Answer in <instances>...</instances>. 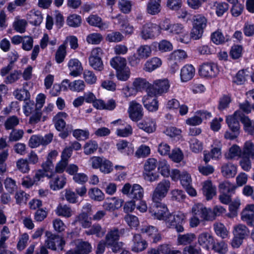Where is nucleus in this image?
Listing matches in <instances>:
<instances>
[{"mask_svg": "<svg viewBox=\"0 0 254 254\" xmlns=\"http://www.w3.org/2000/svg\"><path fill=\"white\" fill-rule=\"evenodd\" d=\"M207 24V18L202 14H197L193 17V28L191 32V37L195 40L201 37Z\"/></svg>", "mask_w": 254, "mask_h": 254, "instance_id": "obj_1", "label": "nucleus"}, {"mask_svg": "<svg viewBox=\"0 0 254 254\" xmlns=\"http://www.w3.org/2000/svg\"><path fill=\"white\" fill-rule=\"evenodd\" d=\"M220 72L217 64L213 62H206L202 64L198 69L199 75L208 79L216 77Z\"/></svg>", "mask_w": 254, "mask_h": 254, "instance_id": "obj_2", "label": "nucleus"}, {"mask_svg": "<svg viewBox=\"0 0 254 254\" xmlns=\"http://www.w3.org/2000/svg\"><path fill=\"white\" fill-rule=\"evenodd\" d=\"M170 182L164 179L160 182L156 186L151 194L152 200L153 202H161L170 190Z\"/></svg>", "mask_w": 254, "mask_h": 254, "instance_id": "obj_3", "label": "nucleus"}, {"mask_svg": "<svg viewBox=\"0 0 254 254\" xmlns=\"http://www.w3.org/2000/svg\"><path fill=\"white\" fill-rule=\"evenodd\" d=\"M170 182L164 179L160 182L156 186L151 194L152 200L153 202H161L170 190Z\"/></svg>", "mask_w": 254, "mask_h": 254, "instance_id": "obj_4", "label": "nucleus"}, {"mask_svg": "<svg viewBox=\"0 0 254 254\" xmlns=\"http://www.w3.org/2000/svg\"><path fill=\"white\" fill-rule=\"evenodd\" d=\"M186 214L181 211H177L169 214L166 222L170 227H174L178 232H183L184 228L183 225L185 223Z\"/></svg>", "mask_w": 254, "mask_h": 254, "instance_id": "obj_5", "label": "nucleus"}, {"mask_svg": "<svg viewBox=\"0 0 254 254\" xmlns=\"http://www.w3.org/2000/svg\"><path fill=\"white\" fill-rule=\"evenodd\" d=\"M124 232V229L118 230L116 228H114L110 230L106 236V241H102L98 245L96 254H103L104 253L106 244H113L114 242L119 241L120 234Z\"/></svg>", "mask_w": 254, "mask_h": 254, "instance_id": "obj_6", "label": "nucleus"}, {"mask_svg": "<svg viewBox=\"0 0 254 254\" xmlns=\"http://www.w3.org/2000/svg\"><path fill=\"white\" fill-rule=\"evenodd\" d=\"M122 192L134 200L141 199L144 195L143 188L137 184H134L132 186L129 183L126 184L122 189Z\"/></svg>", "mask_w": 254, "mask_h": 254, "instance_id": "obj_7", "label": "nucleus"}, {"mask_svg": "<svg viewBox=\"0 0 254 254\" xmlns=\"http://www.w3.org/2000/svg\"><path fill=\"white\" fill-rule=\"evenodd\" d=\"M192 215L201 219V221H213L214 216L212 214V210L206 208L201 203L194 204L191 211Z\"/></svg>", "mask_w": 254, "mask_h": 254, "instance_id": "obj_8", "label": "nucleus"}, {"mask_svg": "<svg viewBox=\"0 0 254 254\" xmlns=\"http://www.w3.org/2000/svg\"><path fill=\"white\" fill-rule=\"evenodd\" d=\"M154 203L149 209V213L154 218L166 221L170 213L166 205L160 201Z\"/></svg>", "mask_w": 254, "mask_h": 254, "instance_id": "obj_9", "label": "nucleus"}, {"mask_svg": "<svg viewBox=\"0 0 254 254\" xmlns=\"http://www.w3.org/2000/svg\"><path fill=\"white\" fill-rule=\"evenodd\" d=\"M170 87L169 82L167 79H157L151 84L150 88L148 89L149 96L161 95L168 91Z\"/></svg>", "mask_w": 254, "mask_h": 254, "instance_id": "obj_10", "label": "nucleus"}, {"mask_svg": "<svg viewBox=\"0 0 254 254\" xmlns=\"http://www.w3.org/2000/svg\"><path fill=\"white\" fill-rule=\"evenodd\" d=\"M161 32V22L159 25L148 23L142 26L140 36L144 40L151 39L158 36Z\"/></svg>", "mask_w": 254, "mask_h": 254, "instance_id": "obj_11", "label": "nucleus"}, {"mask_svg": "<svg viewBox=\"0 0 254 254\" xmlns=\"http://www.w3.org/2000/svg\"><path fill=\"white\" fill-rule=\"evenodd\" d=\"M187 58L188 55L184 50L179 49L173 51L169 59V64L172 66V71L175 72L179 68L178 64L185 62Z\"/></svg>", "mask_w": 254, "mask_h": 254, "instance_id": "obj_12", "label": "nucleus"}, {"mask_svg": "<svg viewBox=\"0 0 254 254\" xmlns=\"http://www.w3.org/2000/svg\"><path fill=\"white\" fill-rule=\"evenodd\" d=\"M46 236L47 237L45 241L46 246L53 250L57 249L63 250L64 241L59 235L53 234L51 232L47 231Z\"/></svg>", "mask_w": 254, "mask_h": 254, "instance_id": "obj_13", "label": "nucleus"}, {"mask_svg": "<svg viewBox=\"0 0 254 254\" xmlns=\"http://www.w3.org/2000/svg\"><path fill=\"white\" fill-rule=\"evenodd\" d=\"M162 31H167L171 35H179L184 32V27L180 23H171L170 20L165 19L161 21Z\"/></svg>", "mask_w": 254, "mask_h": 254, "instance_id": "obj_14", "label": "nucleus"}, {"mask_svg": "<svg viewBox=\"0 0 254 254\" xmlns=\"http://www.w3.org/2000/svg\"><path fill=\"white\" fill-rule=\"evenodd\" d=\"M127 112L129 118L134 122L139 121L143 116V108L141 105L135 101H132L129 103Z\"/></svg>", "mask_w": 254, "mask_h": 254, "instance_id": "obj_15", "label": "nucleus"}, {"mask_svg": "<svg viewBox=\"0 0 254 254\" xmlns=\"http://www.w3.org/2000/svg\"><path fill=\"white\" fill-rule=\"evenodd\" d=\"M53 134L49 133L44 136L38 135H33L29 141V145L31 148H35L40 145H46L51 142Z\"/></svg>", "mask_w": 254, "mask_h": 254, "instance_id": "obj_16", "label": "nucleus"}, {"mask_svg": "<svg viewBox=\"0 0 254 254\" xmlns=\"http://www.w3.org/2000/svg\"><path fill=\"white\" fill-rule=\"evenodd\" d=\"M140 232L142 234H145L148 239L152 241L153 243H157L159 242L161 237L157 229L153 226L144 225L140 229Z\"/></svg>", "mask_w": 254, "mask_h": 254, "instance_id": "obj_17", "label": "nucleus"}, {"mask_svg": "<svg viewBox=\"0 0 254 254\" xmlns=\"http://www.w3.org/2000/svg\"><path fill=\"white\" fill-rule=\"evenodd\" d=\"M75 243V250H69L65 254H87L91 252V246L87 242L78 240Z\"/></svg>", "mask_w": 254, "mask_h": 254, "instance_id": "obj_18", "label": "nucleus"}, {"mask_svg": "<svg viewBox=\"0 0 254 254\" xmlns=\"http://www.w3.org/2000/svg\"><path fill=\"white\" fill-rule=\"evenodd\" d=\"M214 238L212 235L208 232L200 233L197 238L198 244L203 249L209 251L211 246L213 245Z\"/></svg>", "mask_w": 254, "mask_h": 254, "instance_id": "obj_19", "label": "nucleus"}, {"mask_svg": "<svg viewBox=\"0 0 254 254\" xmlns=\"http://www.w3.org/2000/svg\"><path fill=\"white\" fill-rule=\"evenodd\" d=\"M67 66L70 71L69 75L73 77L80 75L83 70L81 63L76 59L69 60Z\"/></svg>", "mask_w": 254, "mask_h": 254, "instance_id": "obj_20", "label": "nucleus"}, {"mask_svg": "<svg viewBox=\"0 0 254 254\" xmlns=\"http://www.w3.org/2000/svg\"><path fill=\"white\" fill-rule=\"evenodd\" d=\"M195 69L192 64H187L181 69L180 78L182 82H185L191 80L194 76Z\"/></svg>", "mask_w": 254, "mask_h": 254, "instance_id": "obj_21", "label": "nucleus"}, {"mask_svg": "<svg viewBox=\"0 0 254 254\" xmlns=\"http://www.w3.org/2000/svg\"><path fill=\"white\" fill-rule=\"evenodd\" d=\"M202 191L207 200L212 199L216 194V188L210 180H206L202 183Z\"/></svg>", "mask_w": 254, "mask_h": 254, "instance_id": "obj_22", "label": "nucleus"}, {"mask_svg": "<svg viewBox=\"0 0 254 254\" xmlns=\"http://www.w3.org/2000/svg\"><path fill=\"white\" fill-rule=\"evenodd\" d=\"M112 124L115 125H124V127L118 128L116 130V134L119 136L127 137L132 133L131 126L128 124L124 125V122L121 119L115 120L112 122Z\"/></svg>", "mask_w": 254, "mask_h": 254, "instance_id": "obj_23", "label": "nucleus"}, {"mask_svg": "<svg viewBox=\"0 0 254 254\" xmlns=\"http://www.w3.org/2000/svg\"><path fill=\"white\" fill-rule=\"evenodd\" d=\"M133 244L131 250L134 252H139L144 250L147 247L146 241L143 240L140 234H135L132 239Z\"/></svg>", "mask_w": 254, "mask_h": 254, "instance_id": "obj_24", "label": "nucleus"}, {"mask_svg": "<svg viewBox=\"0 0 254 254\" xmlns=\"http://www.w3.org/2000/svg\"><path fill=\"white\" fill-rule=\"evenodd\" d=\"M139 128L148 133L154 132L156 128V124L154 120L151 118H146L138 124Z\"/></svg>", "mask_w": 254, "mask_h": 254, "instance_id": "obj_25", "label": "nucleus"}, {"mask_svg": "<svg viewBox=\"0 0 254 254\" xmlns=\"http://www.w3.org/2000/svg\"><path fill=\"white\" fill-rule=\"evenodd\" d=\"M96 169L104 174L110 173L113 170L112 163L105 158L96 157Z\"/></svg>", "mask_w": 254, "mask_h": 254, "instance_id": "obj_26", "label": "nucleus"}, {"mask_svg": "<svg viewBox=\"0 0 254 254\" xmlns=\"http://www.w3.org/2000/svg\"><path fill=\"white\" fill-rule=\"evenodd\" d=\"M240 111H236L233 115L229 116L226 118V122L230 128L233 132H239L240 128L239 118Z\"/></svg>", "mask_w": 254, "mask_h": 254, "instance_id": "obj_27", "label": "nucleus"}, {"mask_svg": "<svg viewBox=\"0 0 254 254\" xmlns=\"http://www.w3.org/2000/svg\"><path fill=\"white\" fill-rule=\"evenodd\" d=\"M133 89L137 92L145 90L148 94V89L150 88L151 83L143 78L138 77L134 79L132 83Z\"/></svg>", "mask_w": 254, "mask_h": 254, "instance_id": "obj_28", "label": "nucleus"}, {"mask_svg": "<svg viewBox=\"0 0 254 254\" xmlns=\"http://www.w3.org/2000/svg\"><path fill=\"white\" fill-rule=\"evenodd\" d=\"M120 24L121 31L126 35H131L133 33L134 27L130 24L126 17L118 15L116 16Z\"/></svg>", "mask_w": 254, "mask_h": 254, "instance_id": "obj_29", "label": "nucleus"}, {"mask_svg": "<svg viewBox=\"0 0 254 254\" xmlns=\"http://www.w3.org/2000/svg\"><path fill=\"white\" fill-rule=\"evenodd\" d=\"M50 181V188L54 190H59L64 188L66 184V178L63 175H53Z\"/></svg>", "mask_w": 254, "mask_h": 254, "instance_id": "obj_30", "label": "nucleus"}, {"mask_svg": "<svg viewBox=\"0 0 254 254\" xmlns=\"http://www.w3.org/2000/svg\"><path fill=\"white\" fill-rule=\"evenodd\" d=\"M161 0H149L146 4V12L154 15L158 14L161 10Z\"/></svg>", "mask_w": 254, "mask_h": 254, "instance_id": "obj_31", "label": "nucleus"}, {"mask_svg": "<svg viewBox=\"0 0 254 254\" xmlns=\"http://www.w3.org/2000/svg\"><path fill=\"white\" fill-rule=\"evenodd\" d=\"M124 200L122 199H118L115 197L108 198L103 205V207L107 210H114L120 208Z\"/></svg>", "mask_w": 254, "mask_h": 254, "instance_id": "obj_32", "label": "nucleus"}, {"mask_svg": "<svg viewBox=\"0 0 254 254\" xmlns=\"http://www.w3.org/2000/svg\"><path fill=\"white\" fill-rule=\"evenodd\" d=\"M223 176L227 178H233L237 172V167L231 163L224 164L221 169Z\"/></svg>", "mask_w": 254, "mask_h": 254, "instance_id": "obj_33", "label": "nucleus"}, {"mask_svg": "<svg viewBox=\"0 0 254 254\" xmlns=\"http://www.w3.org/2000/svg\"><path fill=\"white\" fill-rule=\"evenodd\" d=\"M250 76V72L248 69H242L239 70L233 76L232 81L237 85L244 84Z\"/></svg>", "mask_w": 254, "mask_h": 254, "instance_id": "obj_34", "label": "nucleus"}, {"mask_svg": "<svg viewBox=\"0 0 254 254\" xmlns=\"http://www.w3.org/2000/svg\"><path fill=\"white\" fill-rule=\"evenodd\" d=\"M27 19L30 24L37 26L42 22L43 16L40 11L33 9L27 14Z\"/></svg>", "mask_w": 254, "mask_h": 254, "instance_id": "obj_35", "label": "nucleus"}, {"mask_svg": "<svg viewBox=\"0 0 254 254\" xmlns=\"http://www.w3.org/2000/svg\"><path fill=\"white\" fill-rule=\"evenodd\" d=\"M162 64V61L157 57H153L146 62L143 69L147 72H151L159 67Z\"/></svg>", "mask_w": 254, "mask_h": 254, "instance_id": "obj_36", "label": "nucleus"}, {"mask_svg": "<svg viewBox=\"0 0 254 254\" xmlns=\"http://www.w3.org/2000/svg\"><path fill=\"white\" fill-rule=\"evenodd\" d=\"M151 96L149 95L147 96H144L142 98V102L145 108L148 111H156L158 109V101L155 98L150 97Z\"/></svg>", "mask_w": 254, "mask_h": 254, "instance_id": "obj_37", "label": "nucleus"}, {"mask_svg": "<svg viewBox=\"0 0 254 254\" xmlns=\"http://www.w3.org/2000/svg\"><path fill=\"white\" fill-rule=\"evenodd\" d=\"M116 107V102L113 99L105 102L102 100L96 99V109L113 110Z\"/></svg>", "mask_w": 254, "mask_h": 254, "instance_id": "obj_38", "label": "nucleus"}, {"mask_svg": "<svg viewBox=\"0 0 254 254\" xmlns=\"http://www.w3.org/2000/svg\"><path fill=\"white\" fill-rule=\"evenodd\" d=\"M211 147L212 149L210 152L211 158L215 160L219 159L221 156V142L218 139H215Z\"/></svg>", "mask_w": 254, "mask_h": 254, "instance_id": "obj_39", "label": "nucleus"}, {"mask_svg": "<svg viewBox=\"0 0 254 254\" xmlns=\"http://www.w3.org/2000/svg\"><path fill=\"white\" fill-rule=\"evenodd\" d=\"M237 186L229 181H225L220 183L219 190L220 192H224L230 194L235 193Z\"/></svg>", "mask_w": 254, "mask_h": 254, "instance_id": "obj_40", "label": "nucleus"}, {"mask_svg": "<svg viewBox=\"0 0 254 254\" xmlns=\"http://www.w3.org/2000/svg\"><path fill=\"white\" fill-rule=\"evenodd\" d=\"M213 229L216 235L222 239H226L229 236V231L225 225L221 223H215L213 224Z\"/></svg>", "mask_w": 254, "mask_h": 254, "instance_id": "obj_41", "label": "nucleus"}, {"mask_svg": "<svg viewBox=\"0 0 254 254\" xmlns=\"http://www.w3.org/2000/svg\"><path fill=\"white\" fill-rule=\"evenodd\" d=\"M196 238L193 233H187L184 235L179 234L177 238V242L180 245H187L191 243Z\"/></svg>", "mask_w": 254, "mask_h": 254, "instance_id": "obj_42", "label": "nucleus"}, {"mask_svg": "<svg viewBox=\"0 0 254 254\" xmlns=\"http://www.w3.org/2000/svg\"><path fill=\"white\" fill-rule=\"evenodd\" d=\"M110 64L116 71L127 67V61L121 57H115L110 61Z\"/></svg>", "mask_w": 254, "mask_h": 254, "instance_id": "obj_43", "label": "nucleus"}, {"mask_svg": "<svg viewBox=\"0 0 254 254\" xmlns=\"http://www.w3.org/2000/svg\"><path fill=\"white\" fill-rule=\"evenodd\" d=\"M210 249L219 254H225L228 251V245L223 241L215 242L214 240Z\"/></svg>", "mask_w": 254, "mask_h": 254, "instance_id": "obj_44", "label": "nucleus"}, {"mask_svg": "<svg viewBox=\"0 0 254 254\" xmlns=\"http://www.w3.org/2000/svg\"><path fill=\"white\" fill-rule=\"evenodd\" d=\"M249 230L247 226L243 224H238L234 227L233 234L237 236L245 239L249 234Z\"/></svg>", "mask_w": 254, "mask_h": 254, "instance_id": "obj_45", "label": "nucleus"}, {"mask_svg": "<svg viewBox=\"0 0 254 254\" xmlns=\"http://www.w3.org/2000/svg\"><path fill=\"white\" fill-rule=\"evenodd\" d=\"M117 146L118 150L125 155H129L133 151V148L129 146V142L124 140L119 141Z\"/></svg>", "mask_w": 254, "mask_h": 254, "instance_id": "obj_46", "label": "nucleus"}, {"mask_svg": "<svg viewBox=\"0 0 254 254\" xmlns=\"http://www.w3.org/2000/svg\"><path fill=\"white\" fill-rule=\"evenodd\" d=\"M75 223L78 222L83 227L88 228L91 226V218H89L86 213L82 212L77 216L74 220Z\"/></svg>", "mask_w": 254, "mask_h": 254, "instance_id": "obj_47", "label": "nucleus"}, {"mask_svg": "<svg viewBox=\"0 0 254 254\" xmlns=\"http://www.w3.org/2000/svg\"><path fill=\"white\" fill-rule=\"evenodd\" d=\"M152 53L151 47L147 45H141L136 51V54L142 59H146L149 57Z\"/></svg>", "mask_w": 254, "mask_h": 254, "instance_id": "obj_48", "label": "nucleus"}, {"mask_svg": "<svg viewBox=\"0 0 254 254\" xmlns=\"http://www.w3.org/2000/svg\"><path fill=\"white\" fill-rule=\"evenodd\" d=\"M19 123V118L15 116L8 117L4 122V126L6 130L14 129Z\"/></svg>", "mask_w": 254, "mask_h": 254, "instance_id": "obj_49", "label": "nucleus"}, {"mask_svg": "<svg viewBox=\"0 0 254 254\" xmlns=\"http://www.w3.org/2000/svg\"><path fill=\"white\" fill-rule=\"evenodd\" d=\"M13 95L17 99L20 101L29 100L30 97L29 91L25 86L22 89L15 90Z\"/></svg>", "mask_w": 254, "mask_h": 254, "instance_id": "obj_50", "label": "nucleus"}, {"mask_svg": "<svg viewBox=\"0 0 254 254\" xmlns=\"http://www.w3.org/2000/svg\"><path fill=\"white\" fill-rule=\"evenodd\" d=\"M158 170L165 177H168L170 175V167L165 160H162L159 162Z\"/></svg>", "mask_w": 254, "mask_h": 254, "instance_id": "obj_51", "label": "nucleus"}, {"mask_svg": "<svg viewBox=\"0 0 254 254\" xmlns=\"http://www.w3.org/2000/svg\"><path fill=\"white\" fill-rule=\"evenodd\" d=\"M189 143L190 149L192 152L198 153L202 150L203 143L197 138H191Z\"/></svg>", "mask_w": 254, "mask_h": 254, "instance_id": "obj_52", "label": "nucleus"}, {"mask_svg": "<svg viewBox=\"0 0 254 254\" xmlns=\"http://www.w3.org/2000/svg\"><path fill=\"white\" fill-rule=\"evenodd\" d=\"M85 87L84 82L82 80H76L69 84V89L74 92H81Z\"/></svg>", "mask_w": 254, "mask_h": 254, "instance_id": "obj_53", "label": "nucleus"}, {"mask_svg": "<svg viewBox=\"0 0 254 254\" xmlns=\"http://www.w3.org/2000/svg\"><path fill=\"white\" fill-rule=\"evenodd\" d=\"M81 18L77 14H72L69 15L66 20L67 24L72 27H77L80 25Z\"/></svg>", "mask_w": 254, "mask_h": 254, "instance_id": "obj_54", "label": "nucleus"}, {"mask_svg": "<svg viewBox=\"0 0 254 254\" xmlns=\"http://www.w3.org/2000/svg\"><path fill=\"white\" fill-rule=\"evenodd\" d=\"M56 213L59 216L69 217L72 215L71 208L66 205H60L56 209Z\"/></svg>", "mask_w": 254, "mask_h": 254, "instance_id": "obj_55", "label": "nucleus"}, {"mask_svg": "<svg viewBox=\"0 0 254 254\" xmlns=\"http://www.w3.org/2000/svg\"><path fill=\"white\" fill-rule=\"evenodd\" d=\"M17 169L22 173H26L30 170L28 160L21 158L16 161Z\"/></svg>", "mask_w": 254, "mask_h": 254, "instance_id": "obj_56", "label": "nucleus"}, {"mask_svg": "<svg viewBox=\"0 0 254 254\" xmlns=\"http://www.w3.org/2000/svg\"><path fill=\"white\" fill-rule=\"evenodd\" d=\"M65 49L66 47L65 45L62 44L60 46L58 49L57 50L56 53L55 59L56 62L60 64L64 61L66 54Z\"/></svg>", "mask_w": 254, "mask_h": 254, "instance_id": "obj_57", "label": "nucleus"}, {"mask_svg": "<svg viewBox=\"0 0 254 254\" xmlns=\"http://www.w3.org/2000/svg\"><path fill=\"white\" fill-rule=\"evenodd\" d=\"M169 157L174 162L179 163L183 160L184 154L180 149L177 148L172 150Z\"/></svg>", "mask_w": 254, "mask_h": 254, "instance_id": "obj_58", "label": "nucleus"}, {"mask_svg": "<svg viewBox=\"0 0 254 254\" xmlns=\"http://www.w3.org/2000/svg\"><path fill=\"white\" fill-rule=\"evenodd\" d=\"M124 35L120 32L115 31L108 34L106 40L110 42H119L123 40Z\"/></svg>", "mask_w": 254, "mask_h": 254, "instance_id": "obj_59", "label": "nucleus"}, {"mask_svg": "<svg viewBox=\"0 0 254 254\" xmlns=\"http://www.w3.org/2000/svg\"><path fill=\"white\" fill-rule=\"evenodd\" d=\"M243 50V48L241 45H233L230 52L231 57L234 60L238 59L242 56Z\"/></svg>", "mask_w": 254, "mask_h": 254, "instance_id": "obj_60", "label": "nucleus"}, {"mask_svg": "<svg viewBox=\"0 0 254 254\" xmlns=\"http://www.w3.org/2000/svg\"><path fill=\"white\" fill-rule=\"evenodd\" d=\"M118 79L122 81L127 80L130 76V69L128 66L116 71Z\"/></svg>", "mask_w": 254, "mask_h": 254, "instance_id": "obj_61", "label": "nucleus"}, {"mask_svg": "<svg viewBox=\"0 0 254 254\" xmlns=\"http://www.w3.org/2000/svg\"><path fill=\"white\" fill-rule=\"evenodd\" d=\"M211 38L212 41L216 45L221 44L225 42V38L220 30H217L212 33Z\"/></svg>", "mask_w": 254, "mask_h": 254, "instance_id": "obj_62", "label": "nucleus"}, {"mask_svg": "<svg viewBox=\"0 0 254 254\" xmlns=\"http://www.w3.org/2000/svg\"><path fill=\"white\" fill-rule=\"evenodd\" d=\"M119 7L121 11L124 13H128L131 9V1L128 0H119Z\"/></svg>", "mask_w": 254, "mask_h": 254, "instance_id": "obj_63", "label": "nucleus"}, {"mask_svg": "<svg viewBox=\"0 0 254 254\" xmlns=\"http://www.w3.org/2000/svg\"><path fill=\"white\" fill-rule=\"evenodd\" d=\"M244 155L253 157L254 156V144L250 141L246 142L244 147Z\"/></svg>", "mask_w": 254, "mask_h": 254, "instance_id": "obj_64", "label": "nucleus"}]
</instances>
